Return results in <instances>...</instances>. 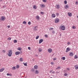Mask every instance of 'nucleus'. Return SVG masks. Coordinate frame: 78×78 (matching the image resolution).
I'll use <instances>...</instances> for the list:
<instances>
[{"mask_svg":"<svg viewBox=\"0 0 78 78\" xmlns=\"http://www.w3.org/2000/svg\"><path fill=\"white\" fill-rule=\"evenodd\" d=\"M12 54V50H9L7 54L8 56H9V57H11Z\"/></svg>","mask_w":78,"mask_h":78,"instance_id":"1","label":"nucleus"},{"mask_svg":"<svg viewBox=\"0 0 78 78\" xmlns=\"http://www.w3.org/2000/svg\"><path fill=\"white\" fill-rule=\"evenodd\" d=\"M1 20L2 21H4L5 20V16H1Z\"/></svg>","mask_w":78,"mask_h":78,"instance_id":"2","label":"nucleus"},{"mask_svg":"<svg viewBox=\"0 0 78 78\" xmlns=\"http://www.w3.org/2000/svg\"><path fill=\"white\" fill-rule=\"evenodd\" d=\"M59 22V20L58 18H57L55 20V23H58Z\"/></svg>","mask_w":78,"mask_h":78,"instance_id":"3","label":"nucleus"},{"mask_svg":"<svg viewBox=\"0 0 78 78\" xmlns=\"http://www.w3.org/2000/svg\"><path fill=\"white\" fill-rule=\"evenodd\" d=\"M61 29L62 30H65L66 29V27H65V26L63 25L61 27Z\"/></svg>","mask_w":78,"mask_h":78,"instance_id":"4","label":"nucleus"},{"mask_svg":"<svg viewBox=\"0 0 78 78\" xmlns=\"http://www.w3.org/2000/svg\"><path fill=\"white\" fill-rule=\"evenodd\" d=\"M70 50H71L70 48H66V53H67V52H68V51H70Z\"/></svg>","mask_w":78,"mask_h":78,"instance_id":"5","label":"nucleus"},{"mask_svg":"<svg viewBox=\"0 0 78 78\" xmlns=\"http://www.w3.org/2000/svg\"><path fill=\"white\" fill-rule=\"evenodd\" d=\"M55 7L57 8V9H59V8H60V6L59 5H55Z\"/></svg>","mask_w":78,"mask_h":78,"instance_id":"6","label":"nucleus"},{"mask_svg":"<svg viewBox=\"0 0 78 78\" xmlns=\"http://www.w3.org/2000/svg\"><path fill=\"white\" fill-rule=\"evenodd\" d=\"M20 53V52L19 51H16L15 52V54L16 55H19Z\"/></svg>","mask_w":78,"mask_h":78,"instance_id":"7","label":"nucleus"},{"mask_svg":"<svg viewBox=\"0 0 78 78\" xmlns=\"http://www.w3.org/2000/svg\"><path fill=\"white\" fill-rule=\"evenodd\" d=\"M40 17L39 16H36V19H37V20H40Z\"/></svg>","mask_w":78,"mask_h":78,"instance_id":"8","label":"nucleus"},{"mask_svg":"<svg viewBox=\"0 0 78 78\" xmlns=\"http://www.w3.org/2000/svg\"><path fill=\"white\" fill-rule=\"evenodd\" d=\"M69 55L70 56H73V53L71 52L69 53Z\"/></svg>","mask_w":78,"mask_h":78,"instance_id":"9","label":"nucleus"},{"mask_svg":"<svg viewBox=\"0 0 78 78\" xmlns=\"http://www.w3.org/2000/svg\"><path fill=\"white\" fill-rule=\"evenodd\" d=\"M43 39H41L39 41V44H41V43H42V42H43Z\"/></svg>","mask_w":78,"mask_h":78,"instance_id":"10","label":"nucleus"},{"mask_svg":"<svg viewBox=\"0 0 78 78\" xmlns=\"http://www.w3.org/2000/svg\"><path fill=\"white\" fill-rule=\"evenodd\" d=\"M48 51L49 53H51L52 51V50L51 49L49 48L48 50Z\"/></svg>","mask_w":78,"mask_h":78,"instance_id":"11","label":"nucleus"},{"mask_svg":"<svg viewBox=\"0 0 78 78\" xmlns=\"http://www.w3.org/2000/svg\"><path fill=\"white\" fill-rule=\"evenodd\" d=\"M40 6L41 8H44L45 7V5L44 4H41L40 5Z\"/></svg>","mask_w":78,"mask_h":78,"instance_id":"12","label":"nucleus"},{"mask_svg":"<svg viewBox=\"0 0 78 78\" xmlns=\"http://www.w3.org/2000/svg\"><path fill=\"white\" fill-rule=\"evenodd\" d=\"M51 16L52 17H53L54 18H55V17H56V16H55V14L54 13H53L52 14Z\"/></svg>","mask_w":78,"mask_h":78,"instance_id":"13","label":"nucleus"},{"mask_svg":"<svg viewBox=\"0 0 78 78\" xmlns=\"http://www.w3.org/2000/svg\"><path fill=\"white\" fill-rule=\"evenodd\" d=\"M39 73V72L37 71V70H36L35 72V74H38V73Z\"/></svg>","mask_w":78,"mask_h":78,"instance_id":"14","label":"nucleus"},{"mask_svg":"<svg viewBox=\"0 0 78 78\" xmlns=\"http://www.w3.org/2000/svg\"><path fill=\"white\" fill-rule=\"evenodd\" d=\"M34 69H38V66L37 65L35 66L34 67Z\"/></svg>","mask_w":78,"mask_h":78,"instance_id":"15","label":"nucleus"},{"mask_svg":"<svg viewBox=\"0 0 78 78\" xmlns=\"http://www.w3.org/2000/svg\"><path fill=\"white\" fill-rule=\"evenodd\" d=\"M68 5H67L65 6V8L66 9H69V6Z\"/></svg>","mask_w":78,"mask_h":78,"instance_id":"16","label":"nucleus"},{"mask_svg":"<svg viewBox=\"0 0 78 78\" xmlns=\"http://www.w3.org/2000/svg\"><path fill=\"white\" fill-rule=\"evenodd\" d=\"M68 14L69 17H71L72 16V13L70 12L68 13Z\"/></svg>","mask_w":78,"mask_h":78,"instance_id":"17","label":"nucleus"},{"mask_svg":"<svg viewBox=\"0 0 78 78\" xmlns=\"http://www.w3.org/2000/svg\"><path fill=\"white\" fill-rule=\"evenodd\" d=\"M4 70H5V69L2 68L1 69H0V72H3Z\"/></svg>","mask_w":78,"mask_h":78,"instance_id":"18","label":"nucleus"},{"mask_svg":"<svg viewBox=\"0 0 78 78\" xmlns=\"http://www.w3.org/2000/svg\"><path fill=\"white\" fill-rule=\"evenodd\" d=\"M61 59L62 60H65V59H66V58L64 57H62L61 58Z\"/></svg>","mask_w":78,"mask_h":78,"instance_id":"19","label":"nucleus"},{"mask_svg":"<svg viewBox=\"0 0 78 78\" xmlns=\"http://www.w3.org/2000/svg\"><path fill=\"white\" fill-rule=\"evenodd\" d=\"M74 67L75 68L76 70H77V69H78V66H77V65H76L74 66Z\"/></svg>","mask_w":78,"mask_h":78,"instance_id":"20","label":"nucleus"},{"mask_svg":"<svg viewBox=\"0 0 78 78\" xmlns=\"http://www.w3.org/2000/svg\"><path fill=\"white\" fill-rule=\"evenodd\" d=\"M33 8L35 9H37V7L36 6V5H34L33 6Z\"/></svg>","mask_w":78,"mask_h":78,"instance_id":"21","label":"nucleus"},{"mask_svg":"<svg viewBox=\"0 0 78 78\" xmlns=\"http://www.w3.org/2000/svg\"><path fill=\"white\" fill-rule=\"evenodd\" d=\"M34 31H36L37 30V28H36V27H34Z\"/></svg>","mask_w":78,"mask_h":78,"instance_id":"22","label":"nucleus"},{"mask_svg":"<svg viewBox=\"0 0 78 78\" xmlns=\"http://www.w3.org/2000/svg\"><path fill=\"white\" fill-rule=\"evenodd\" d=\"M23 64H24V66H27V63H23Z\"/></svg>","mask_w":78,"mask_h":78,"instance_id":"23","label":"nucleus"},{"mask_svg":"<svg viewBox=\"0 0 78 78\" xmlns=\"http://www.w3.org/2000/svg\"><path fill=\"white\" fill-rule=\"evenodd\" d=\"M23 24H24V25H25V24H27V22H26V21H23Z\"/></svg>","mask_w":78,"mask_h":78,"instance_id":"24","label":"nucleus"},{"mask_svg":"<svg viewBox=\"0 0 78 78\" xmlns=\"http://www.w3.org/2000/svg\"><path fill=\"white\" fill-rule=\"evenodd\" d=\"M18 50H19L20 51L21 50H22V48H18Z\"/></svg>","mask_w":78,"mask_h":78,"instance_id":"25","label":"nucleus"},{"mask_svg":"<svg viewBox=\"0 0 78 78\" xmlns=\"http://www.w3.org/2000/svg\"><path fill=\"white\" fill-rule=\"evenodd\" d=\"M59 69H60V66H58L56 68V70H59Z\"/></svg>","mask_w":78,"mask_h":78,"instance_id":"26","label":"nucleus"},{"mask_svg":"<svg viewBox=\"0 0 78 78\" xmlns=\"http://www.w3.org/2000/svg\"><path fill=\"white\" fill-rule=\"evenodd\" d=\"M13 42L14 43H16L17 42V41L16 40H14Z\"/></svg>","mask_w":78,"mask_h":78,"instance_id":"27","label":"nucleus"},{"mask_svg":"<svg viewBox=\"0 0 78 78\" xmlns=\"http://www.w3.org/2000/svg\"><path fill=\"white\" fill-rule=\"evenodd\" d=\"M67 75H68L67 73H65L64 74V76H67Z\"/></svg>","mask_w":78,"mask_h":78,"instance_id":"28","label":"nucleus"},{"mask_svg":"<svg viewBox=\"0 0 78 78\" xmlns=\"http://www.w3.org/2000/svg\"><path fill=\"white\" fill-rule=\"evenodd\" d=\"M75 59H77L78 58V57H77V55H75L74 56Z\"/></svg>","mask_w":78,"mask_h":78,"instance_id":"29","label":"nucleus"},{"mask_svg":"<svg viewBox=\"0 0 78 78\" xmlns=\"http://www.w3.org/2000/svg\"><path fill=\"white\" fill-rule=\"evenodd\" d=\"M39 36H36V39H38V38H39Z\"/></svg>","mask_w":78,"mask_h":78,"instance_id":"30","label":"nucleus"},{"mask_svg":"<svg viewBox=\"0 0 78 78\" xmlns=\"http://www.w3.org/2000/svg\"><path fill=\"white\" fill-rule=\"evenodd\" d=\"M52 34H55V31H54V30H53L52 31Z\"/></svg>","mask_w":78,"mask_h":78,"instance_id":"31","label":"nucleus"},{"mask_svg":"<svg viewBox=\"0 0 78 78\" xmlns=\"http://www.w3.org/2000/svg\"><path fill=\"white\" fill-rule=\"evenodd\" d=\"M20 61H21V62H22V61H23V59H22V58H20Z\"/></svg>","mask_w":78,"mask_h":78,"instance_id":"32","label":"nucleus"},{"mask_svg":"<svg viewBox=\"0 0 78 78\" xmlns=\"http://www.w3.org/2000/svg\"><path fill=\"white\" fill-rule=\"evenodd\" d=\"M16 68H17V69H19V65H17L16 66Z\"/></svg>","mask_w":78,"mask_h":78,"instance_id":"33","label":"nucleus"},{"mask_svg":"<svg viewBox=\"0 0 78 78\" xmlns=\"http://www.w3.org/2000/svg\"><path fill=\"white\" fill-rule=\"evenodd\" d=\"M72 28H73V29H76V27H75V26H73L72 27Z\"/></svg>","mask_w":78,"mask_h":78,"instance_id":"34","label":"nucleus"},{"mask_svg":"<svg viewBox=\"0 0 78 78\" xmlns=\"http://www.w3.org/2000/svg\"><path fill=\"white\" fill-rule=\"evenodd\" d=\"M41 14H42L43 15V14H44V12H41Z\"/></svg>","mask_w":78,"mask_h":78,"instance_id":"35","label":"nucleus"},{"mask_svg":"<svg viewBox=\"0 0 78 78\" xmlns=\"http://www.w3.org/2000/svg\"><path fill=\"white\" fill-rule=\"evenodd\" d=\"M49 30L50 31L51 30H53V28H50L49 29Z\"/></svg>","mask_w":78,"mask_h":78,"instance_id":"36","label":"nucleus"},{"mask_svg":"<svg viewBox=\"0 0 78 78\" xmlns=\"http://www.w3.org/2000/svg\"><path fill=\"white\" fill-rule=\"evenodd\" d=\"M51 65H54V64H55V63H54V62H51Z\"/></svg>","mask_w":78,"mask_h":78,"instance_id":"37","label":"nucleus"},{"mask_svg":"<svg viewBox=\"0 0 78 78\" xmlns=\"http://www.w3.org/2000/svg\"><path fill=\"white\" fill-rule=\"evenodd\" d=\"M39 52H41V51H42V49H41L40 48L38 49Z\"/></svg>","mask_w":78,"mask_h":78,"instance_id":"38","label":"nucleus"},{"mask_svg":"<svg viewBox=\"0 0 78 78\" xmlns=\"http://www.w3.org/2000/svg\"><path fill=\"white\" fill-rule=\"evenodd\" d=\"M15 69H16V67H15L13 66L12 68V70H14Z\"/></svg>","mask_w":78,"mask_h":78,"instance_id":"39","label":"nucleus"},{"mask_svg":"<svg viewBox=\"0 0 78 78\" xmlns=\"http://www.w3.org/2000/svg\"><path fill=\"white\" fill-rule=\"evenodd\" d=\"M64 2L65 4H67V1H65Z\"/></svg>","mask_w":78,"mask_h":78,"instance_id":"40","label":"nucleus"},{"mask_svg":"<svg viewBox=\"0 0 78 78\" xmlns=\"http://www.w3.org/2000/svg\"><path fill=\"white\" fill-rule=\"evenodd\" d=\"M43 2H44V3H46V2H47V1L46 0H43Z\"/></svg>","mask_w":78,"mask_h":78,"instance_id":"41","label":"nucleus"},{"mask_svg":"<svg viewBox=\"0 0 78 78\" xmlns=\"http://www.w3.org/2000/svg\"><path fill=\"white\" fill-rule=\"evenodd\" d=\"M2 52L3 53H6V51L4 50H2Z\"/></svg>","mask_w":78,"mask_h":78,"instance_id":"42","label":"nucleus"},{"mask_svg":"<svg viewBox=\"0 0 78 78\" xmlns=\"http://www.w3.org/2000/svg\"><path fill=\"white\" fill-rule=\"evenodd\" d=\"M31 71L32 72H34V69H31Z\"/></svg>","mask_w":78,"mask_h":78,"instance_id":"43","label":"nucleus"},{"mask_svg":"<svg viewBox=\"0 0 78 78\" xmlns=\"http://www.w3.org/2000/svg\"><path fill=\"white\" fill-rule=\"evenodd\" d=\"M45 37H48V35H47V34H45L44 35Z\"/></svg>","mask_w":78,"mask_h":78,"instance_id":"44","label":"nucleus"},{"mask_svg":"<svg viewBox=\"0 0 78 78\" xmlns=\"http://www.w3.org/2000/svg\"><path fill=\"white\" fill-rule=\"evenodd\" d=\"M28 25H31V22L29 21L28 22Z\"/></svg>","mask_w":78,"mask_h":78,"instance_id":"45","label":"nucleus"},{"mask_svg":"<svg viewBox=\"0 0 78 78\" xmlns=\"http://www.w3.org/2000/svg\"><path fill=\"white\" fill-rule=\"evenodd\" d=\"M56 15L57 16H58L59 15V13H56Z\"/></svg>","mask_w":78,"mask_h":78,"instance_id":"46","label":"nucleus"},{"mask_svg":"<svg viewBox=\"0 0 78 78\" xmlns=\"http://www.w3.org/2000/svg\"><path fill=\"white\" fill-rule=\"evenodd\" d=\"M8 39H9V40H11V37H9L8 38Z\"/></svg>","mask_w":78,"mask_h":78,"instance_id":"47","label":"nucleus"},{"mask_svg":"<svg viewBox=\"0 0 78 78\" xmlns=\"http://www.w3.org/2000/svg\"><path fill=\"white\" fill-rule=\"evenodd\" d=\"M53 60H54V61H55V60H56V58H53Z\"/></svg>","mask_w":78,"mask_h":78,"instance_id":"48","label":"nucleus"},{"mask_svg":"<svg viewBox=\"0 0 78 78\" xmlns=\"http://www.w3.org/2000/svg\"><path fill=\"white\" fill-rule=\"evenodd\" d=\"M28 49H29V50H31V48H30V47H28Z\"/></svg>","mask_w":78,"mask_h":78,"instance_id":"49","label":"nucleus"},{"mask_svg":"<svg viewBox=\"0 0 78 78\" xmlns=\"http://www.w3.org/2000/svg\"><path fill=\"white\" fill-rule=\"evenodd\" d=\"M7 27L8 28H10V26L9 25V26H7Z\"/></svg>","mask_w":78,"mask_h":78,"instance_id":"50","label":"nucleus"},{"mask_svg":"<svg viewBox=\"0 0 78 78\" xmlns=\"http://www.w3.org/2000/svg\"><path fill=\"white\" fill-rule=\"evenodd\" d=\"M7 76H9V75H10V74L8 73L7 74Z\"/></svg>","mask_w":78,"mask_h":78,"instance_id":"51","label":"nucleus"},{"mask_svg":"<svg viewBox=\"0 0 78 78\" xmlns=\"http://www.w3.org/2000/svg\"><path fill=\"white\" fill-rule=\"evenodd\" d=\"M52 71H53V70H51V71H50V73H51V72H52Z\"/></svg>","mask_w":78,"mask_h":78,"instance_id":"52","label":"nucleus"},{"mask_svg":"<svg viewBox=\"0 0 78 78\" xmlns=\"http://www.w3.org/2000/svg\"><path fill=\"white\" fill-rule=\"evenodd\" d=\"M56 73H59V72H58V71H57Z\"/></svg>","mask_w":78,"mask_h":78,"instance_id":"53","label":"nucleus"},{"mask_svg":"<svg viewBox=\"0 0 78 78\" xmlns=\"http://www.w3.org/2000/svg\"><path fill=\"white\" fill-rule=\"evenodd\" d=\"M76 5H77V4H78V2H76Z\"/></svg>","mask_w":78,"mask_h":78,"instance_id":"54","label":"nucleus"},{"mask_svg":"<svg viewBox=\"0 0 78 78\" xmlns=\"http://www.w3.org/2000/svg\"><path fill=\"white\" fill-rule=\"evenodd\" d=\"M67 44H70V42H68V43H67Z\"/></svg>","mask_w":78,"mask_h":78,"instance_id":"55","label":"nucleus"},{"mask_svg":"<svg viewBox=\"0 0 78 78\" xmlns=\"http://www.w3.org/2000/svg\"><path fill=\"white\" fill-rule=\"evenodd\" d=\"M35 56H36L37 57V56H38V55H35Z\"/></svg>","mask_w":78,"mask_h":78,"instance_id":"56","label":"nucleus"},{"mask_svg":"<svg viewBox=\"0 0 78 78\" xmlns=\"http://www.w3.org/2000/svg\"><path fill=\"white\" fill-rule=\"evenodd\" d=\"M55 71L52 72V73H55Z\"/></svg>","mask_w":78,"mask_h":78,"instance_id":"57","label":"nucleus"},{"mask_svg":"<svg viewBox=\"0 0 78 78\" xmlns=\"http://www.w3.org/2000/svg\"><path fill=\"white\" fill-rule=\"evenodd\" d=\"M2 1H3V0H0V2H2Z\"/></svg>","mask_w":78,"mask_h":78,"instance_id":"58","label":"nucleus"},{"mask_svg":"<svg viewBox=\"0 0 78 78\" xmlns=\"http://www.w3.org/2000/svg\"><path fill=\"white\" fill-rule=\"evenodd\" d=\"M60 26V27H59V28H61V26Z\"/></svg>","mask_w":78,"mask_h":78,"instance_id":"59","label":"nucleus"},{"mask_svg":"<svg viewBox=\"0 0 78 78\" xmlns=\"http://www.w3.org/2000/svg\"><path fill=\"white\" fill-rule=\"evenodd\" d=\"M3 8H5V6H3Z\"/></svg>","mask_w":78,"mask_h":78,"instance_id":"60","label":"nucleus"},{"mask_svg":"<svg viewBox=\"0 0 78 78\" xmlns=\"http://www.w3.org/2000/svg\"><path fill=\"white\" fill-rule=\"evenodd\" d=\"M60 36H61V34H60Z\"/></svg>","mask_w":78,"mask_h":78,"instance_id":"61","label":"nucleus"},{"mask_svg":"<svg viewBox=\"0 0 78 78\" xmlns=\"http://www.w3.org/2000/svg\"><path fill=\"white\" fill-rule=\"evenodd\" d=\"M67 70H69V69H67Z\"/></svg>","mask_w":78,"mask_h":78,"instance_id":"62","label":"nucleus"},{"mask_svg":"<svg viewBox=\"0 0 78 78\" xmlns=\"http://www.w3.org/2000/svg\"><path fill=\"white\" fill-rule=\"evenodd\" d=\"M9 76H11V75H9Z\"/></svg>","mask_w":78,"mask_h":78,"instance_id":"63","label":"nucleus"},{"mask_svg":"<svg viewBox=\"0 0 78 78\" xmlns=\"http://www.w3.org/2000/svg\"><path fill=\"white\" fill-rule=\"evenodd\" d=\"M50 78H52V77H50Z\"/></svg>","mask_w":78,"mask_h":78,"instance_id":"64","label":"nucleus"}]
</instances>
